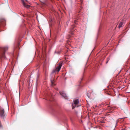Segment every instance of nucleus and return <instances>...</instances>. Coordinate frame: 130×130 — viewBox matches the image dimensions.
Returning a JSON list of instances; mask_svg holds the SVG:
<instances>
[{
	"mask_svg": "<svg viewBox=\"0 0 130 130\" xmlns=\"http://www.w3.org/2000/svg\"><path fill=\"white\" fill-rule=\"evenodd\" d=\"M81 105V104L79 103L78 99H75L74 100L73 103L72 104V108L73 109L75 107L80 106Z\"/></svg>",
	"mask_w": 130,
	"mask_h": 130,
	"instance_id": "obj_1",
	"label": "nucleus"
},
{
	"mask_svg": "<svg viewBox=\"0 0 130 130\" xmlns=\"http://www.w3.org/2000/svg\"><path fill=\"white\" fill-rule=\"evenodd\" d=\"M60 95L62 97L64 98L65 99H68V96L66 95V94L63 91H61L59 92Z\"/></svg>",
	"mask_w": 130,
	"mask_h": 130,
	"instance_id": "obj_2",
	"label": "nucleus"
},
{
	"mask_svg": "<svg viewBox=\"0 0 130 130\" xmlns=\"http://www.w3.org/2000/svg\"><path fill=\"white\" fill-rule=\"evenodd\" d=\"M5 115L4 114V109L2 108H0V116L4 118Z\"/></svg>",
	"mask_w": 130,
	"mask_h": 130,
	"instance_id": "obj_3",
	"label": "nucleus"
},
{
	"mask_svg": "<svg viewBox=\"0 0 130 130\" xmlns=\"http://www.w3.org/2000/svg\"><path fill=\"white\" fill-rule=\"evenodd\" d=\"M62 63H59L58 66L57 67L55 71H57L58 72H59L62 66Z\"/></svg>",
	"mask_w": 130,
	"mask_h": 130,
	"instance_id": "obj_4",
	"label": "nucleus"
},
{
	"mask_svg": "<svg viewBox=\"0 0 130 130\" xmlns=\"http://www.w3.org/2000/svg\"><path fill=\"white\" fill-rule=\"evenodd\" d=\"M22 2L23 5L24 6L27 8H29L30 7V6L29 5H26L24 2V0H21Z\"/></svg>",
	"mask_w": 130,
	"mask_h": 130,
	"instance_id": "obj_5",
	"label": "nucleus"
},
{
	"mask_svg": "<svg viewBox=\"0 0 130 130\" xmlns=\"http://www.w3.org/2000/svg\"><path fill=\"white\" fill-rule=\"evenodd\" d=\"M58 49H56V51L55 52V53H57V54H59L61 52V50H60L59 51L58 50Z\"/></svg>",
	"mask_w": 130,
	"mask_h": 130,
	"instance_id": "obj_6",
	"label": "nucleus"
},
{
	"mask_svg": "<svg viewBox=\"0 0 130 130\" xmlns=\"http://www.w3.org/2000/svg\"><path fill=\"white\" fill-rule=\"evenodd\" d=\"M123 25V23L122 22H120L119 25L118 27L119 28H120Z\"/></svg>",
	"mask_w": 130,
	"mask_h": 130,
	"instance_id": "obj_7",
	"label": "nucleus"
},
{
	"mask_svg": "<svg viewBox=\"0 0 130 130\" xmlns=\"http://www.w3.org/2000/svg\"><path fill=\"white\" fill-rule=\"evenodd\" d=\"M51 82L52 84V85H55V84H54V83H53V81L52 80H51Z\"/></svg>",
	"mask_w": 130,
	"mask_h": 130,
	"instance_id": "obj_8",
	"label": "nucleus"
},
{
	"mask_svg": "<svg viewBox=\"0 0 130 130\" xmlns=\"http://www.w3.org/2000/svg\"><path fill=\"white\" fill-rule=\"evenodd\" d=\"M8 46H5V47L3 49H8Z\"/></svg>",
	"mask_w": 130,
	"mask_h": 130,
	"instance_id": "obj_9",
	"label": "nucleus"
},
{
	"mask_svg": "<svg viewBox=\"0 0 130 130\" xmlns=\"http://www.w3.org/2000/svg\"><path fill=\"white\" fill-rule=\"evenodd\" d=\"M109 58H107V61L106 62V63H107L108 62V61H109Z\"/></svg>",
	"mask_w": 130,
	"mask_h": 130,
	"instance_id": "obj_10",
	"label": "nucleus"
},
{
	"mask_svg": "<svg viewBox=\"0 0 130 130\" xmlns=\"http://www.w3.org/2000/svg\"><path fill=\"white\" fill-rule=\"evenodd\" d=\"M70 33L71 34H74L73 32H70Z\"/></svg>",
	"mask_w": 130,
	"mask_h": 130,
	"instance_id": "obj_11",
	"label": "nucleus"
},
{
	"mask_svg": "<svg viewBox=\"0 0 130 130\" xmlns=\"http://www.w3.org/2000/svg\"><path fill=\"white\" fill-rule=\"evenodd\" d=\"M19 43H18V44L17 46H19Z\"/></svg>",
	"mask_w": 130,
	"mask_h": 130,
	"instance_id": "obj_12",
	"label": "nucleus"
},
{
	"mask_svg": "<svg viewBox=\"0 0 130 130\" xmlns=\"http://www.w3.org/2000/svg\"><path fill=\"white\" fill-rule=\"evenodd\" d=\"M42 3L43 4H45V3L44 2H42Z\"/></svg>",
	"mask_w": 130,
	"mask_h": 130,
	"instance_id": "obj_13",
	"label": "nucleus"
},
{
	"mask_svg": "<svg viewBox=\"0 0 130 130\" xmlns=\"http://www.w3.org/2000/svg\"><path fill=\"white\" fill-rule=\"evenodd\" d=\"M69 48L67 47V49H69Z\"/></svg>",
	"mask_w": 130,
	"mask_h": 130,
	"instance_id": "obj_14",
	"label": "nucleus"
},
{
	"mask_svg": "<svg viewBox=\"0 0 130 130\" xmlns=\"http://www.w3.org/2000/svg\"><path fill=\"white\" fill-rule=\"evenodd\" d=\"M1 48V47H0V48Z\"/></svg>",
	"mask_w": 130,
	"mask_h": 130,
	"instance_id": "obj_15",
	"label": "nucleus"
}]
</instances>
